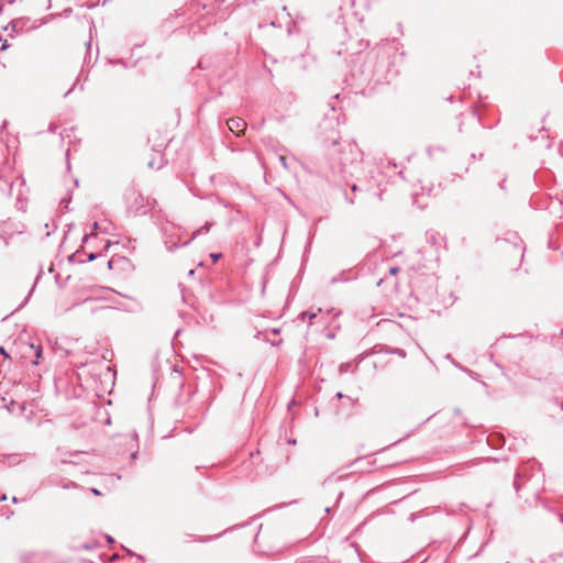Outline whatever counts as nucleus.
Returning a JSON list of instances; mask_svg holds the SVG:
<instances>
[{
    "mask_svg": "<svg viewBox=\"0 0 563 563\" xmlns=\"http://www.w3.org/2000/svg\"><path fill=\"white\" fill-rule=\"evenodd\" d=\"M229 130L236 136H241L246 130V122L242 118H231L227 121Z\"/></svg>",
    "mask_w": 563,
    "mask_h": 563,
    "instance_id": "nucleus-1",
    "label": "nucleus"
},
{
    "mask_svg": "<svg viewBox=\"0 0 563 563\" xmlns=\"http://www.w3.org/2000/svg\"><path fill=\"white\" fill-rule=\"evenodd\" d=\"M162 163H163V155L162 153L159 152H153L148 162H147V166L150 168H154L155 166L157 168H159L162 166Z\"/></svg>",
    "mask_w": 563,
    "mask_h": 563,
    "instance_id": "nucleus-2",
    "label": "nucleus"
},
{
    "mask_svg": "<svg viewBox=\"0 0 563 563\" xmlns=\"http://www.w3.org/2000/svg\"><path fill=\"white\" fill-rule=\"evenodd\" d=\"M222 256V254L218 253V254H211V257H212V261L213 263H216L220 257Z\"/></svg>",
    "mask_w": 563,
    "mask_h": 563,
    "instance_id": "nucleus-3",
    "label": "nucleus"
},
{
    "mask_svg": "<svg viewBox=\"0 0 563 563\" xmlns=\"http://www.w3.org/2000/svg\"><path fill=\"white\" fill-rule=\"evenodd\" d=\"M398 271H399V268H398V267H391V268L389 269V273H390L391 275H396V274L398 273Z\"/></svg>",
    "mask_w": 563,
    "mask_h": 563,
    "instance_id": "nucleus-4",
    "label": "nucleus"
},
{
    "mask_svg": "<svg viewBox=\"0 0 563 563\" xmlns=\"http://www.w3.org/2000/svg\"><path fill=\"white\" fill-rule=\"evenodd\" d=\"M0 353L3 354L5 357H9V355L7 354L5 350L0 346Z\"/></svg>",
    "mask_w": 563,
    "mask_h": 563,
    "instance_id": "nucleus-5",
    "label": "nucleus"
},
{
    "mask_svg": "<svg viewBox=\"0 0 563 563\" xmlns=\"http://www.w3.org/2000/svg\"><path fill=\"white\" fill-rule=\"evenodd\" d=\"M42 354V349L38 346L36 350V357L38 358Z\"/></svg>",
    "mask_w": 563,
    "mask_h": 563,
    "instance_id": "nucleus-6",
    "label": "nucleus"
},
{
    "mask_svg": "<svg viewBox=\"0 0 563 563\" xmlns=\"http://www.w3.org/2000/svg\"><path fill=\"white\" fill-rule=\"evenodd\" d=\"M92 494L96 495V496H99L100 495V492L96 488L91 489Z\"/></svg>",
    "mask_w": 563,
    "mask_h": 563,
    "instance_id": "nucleus-7",
    "label": "nucleus"
},
{
    "mask_svg": "<svg viewBox=\"0 0 563 563\" xmlns=\"http://www.w3.org/2000/svg\"><path fill=\"white\" fill-rule=\"evenodd\" d=\"M7 48H8V44H7V41H4V43H3V44H2V46H1V49H2V51H4V49H7Z\"/></svg>",
    "mask_w": 563,
    "mask_h": 563,
    "instance_id": "nucleus-8",
    "label": "nucleus"
},
{
    "mask_svg": "<svg viewBox=\"0 0 563 563\" xmlns=\"http://www.w3.org/2000/svg\"><path fill=\"white\" fill-rule=\"evenodd\" d=\"M309 316H310V319H312V318H314V317L317 316V313H316V312H312V313H310Z\"/></svg>",
    "mask_w": 563,
    "mask_h": 563,
    "instance_id": "nucleus-9",
    "label": "nucleus"
},
{
    "mask_svg": "<svg viewBox=\"0 0 563 563\" xmlns=\"http://www.w3.org/2000/svg\"><path fill=\"white\" fill-rule=\"evenodd\" d=\"M282 163L286 164V158L284 156L280 157Z\"/></svg>",
    "mask_w": 563,
    "mask_h": 563,
    "instance_id": "nucleus-10",
    "label": "nucleus"
},
{
    "mask_svg": "<svg viewBox=\"0 0 563 563\" xmlns=\"http://www.w3.org/2000/svg\"><path fill=\"white\" fill-rule=\"evenodd\" d=\"M352 190H353V191H356V190H357V187H356L355 185H354V186H352Z\"/></svg>",
    "mask_w": 563,
    "mask_h": 563,
    "instance_id": "nucleus-11",
    "label": "nucleus"
},
{
    "mask_svg": "<svg viewBox=\"0 0 563 563\" xmlns=\"http://www.w3.org/2000/svg\"><path fill=\"white\" fill-rule=\"evenodd\" d=\"M97 228H98V223H97V222H95V223H93V230H96Z\"/></svg>",
    "mask_w": 563,
    "mask_h": 563,
    "instance_id": "nucleus-12",
    "label": "nucleus"
}]
</instances>
